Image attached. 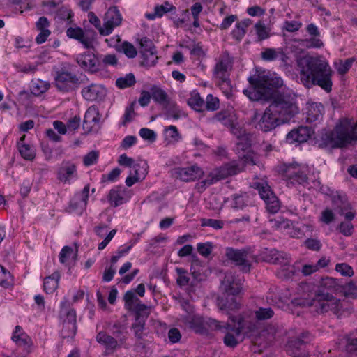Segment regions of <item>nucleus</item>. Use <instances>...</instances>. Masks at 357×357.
I'll return each instance as SVG.
<instances>
[{"label": "nucleus", "mask_w": 357, "mask_h": 357, "mask_svg": "<svg viewBox=\"0 0 357 357\" xmlns=\"http://www.w3.org/2000/svg\"><path fill=\"white\" fill-rule=\"evenodd\" d=\"M233 61L227 52H223L219 57L213 69V76L222 82H225L227 73L231 69Z\"/></svg>", "instance_id": "6ab92c4d"}, {"label": "nucleus", "mask_w": 357, "mask_h": 357, "mask_svg": "<svg viewBox=\"0 0 357 357\" xmlns=\"http://www.w3.org/2000/svg\"><path fill=\"white\" fill-rule=\"evenodd\" d=\"M188 105L195 111L203 112L204 111L205 101L201 98L200 94L197 91H192L190 94V98L187 100Z\"/></svg>", "instance_id": "e433bc0d"}, {"label": "nucleus", "mask_w": 357, "mask_h": 357, "mask_svg": "<svg viewBox=\"0 0 357 357\" xmlns=\"http://www.w3.org/2000/svg\"><path fill=\"white\" fill-rule=\"evenodd\" d=\"M138 42L139 54L142 58L140 65L145 67L154 66L158 59L157 49L154 43L147 37H142L138 40Z\"/></svg>", "instance_id": "9b49d317"}, {"label": "nucleus", "mask_w": 357, "mask_h": 357, "mask_svg": "<svg viewBox=\"0 0 357 357\" xmlns=\"http://www.w3.org/2000/svg\"><path fill=\"white\" fill-rule=\"evenodd\" d=\"M151 94L153 100L160 105H165L169 102L167 93L161 88L153 86L151 89Z\"/></svg>", "instance_id": "37998d69"}, {"label": "nucleus", "mask_w": 357, "mask_h": 357, "mask_svg": "<svg viewBox=\"0 0 357 357\" xmlns=\"http://www.w3.org/2000/svg\"><path fill=\"white\" fill-rule=\"evenodd\" d=\"M96 340L98 343L104 347L103 355L109 356L113 354L116 349L123 347L127 338L123 336L120 340H117L107 332L101 331L97 333Z\"/></svg>", "instance_id": "2eb2a0df"}, {"label": "nucleus", "mask_w": 357, "mask_h": 357, "mask_svg": "<svg viewBox=\"0 0 357 357\" xmlns=\"http://www.w3.org/2000/svg\"><path fill=\"white\" fill-rule=\"evenodd\" d=\"M145 321H140L139 319L135 320L131 325V330L133 331L135 339H142L146 335Z\"/></svg>", "instance_id": "3c124183"}, {"label": "nucleus", "mask_w": 357, "mask_h": 357, "mask_svg": "<svg viewBox=\"0 0 357 357\" xmlns=\"http://www.w3.org/2000/svg\"><path fill=\"white\" fill-rule=\"evenodd\" d=\"M236 326L241 328V333L243 332L248 334L257 330V324L255 321L244 319L238 321Z\"/></svg>", "instance_id": "6e6d98bb"}, {"label": "nucleus", "mask_w": 357, "mask_h": 357, "mask_svg": "<svg viewBox=\"0 0 357 357\" xmlns=\"http://www.w3.org/2000/svg\"><path fill=\"white\" fill-rule=\"evenodd\" d=\"M188 327L197 333L206 334L209 330H216L220 323L211 318L204 319L199 316H192L188 320Z\"/></svg>", "instance_id": "dca6fc26"}, {"label": "nucleus", "mask_w": 357, "mask_h": 357, "mask_svg": "<svg viewBox=\"0 0 357 357\" xmlns=\"http://www.w3.org/2000/svg\"><path fill=\"white\" fill-rule=\"evenodd\" d=\"M77 177V166L70 160H63L57 170V178L63 183H70Z\"/></svg>", "instance_id": "5701e85b"}, {"label": "nucleus", "mask_w": 357, "mask_h": 357, "mask_svg": "<svg viewBox=\"0 0 357 357\" xmlns=\"http://www.w3.org/2000/svg\"><path fill=\"white\" fill-rule=\"evenodd\" d=\"M89 189L90 185L87 184L84 186V189L81 192L77 193L75 195L76 197V199L79 200V205L82 211H83L87 205V201L89 195Z\"/></svg>", "instance_id": "4d7b16f0"}, {"label": "nucleus", "mask_w": 357, "mask_h": 357, "mask_svg": "<svg viewBox=\"0 0 357 357\" xmlns=\"http://www.w3.org/2000/svg\"><path fill=\"white\" fill-rule=\"evenodd\" d=\"M135 105L136 102L134 101L126 108L125 114L123 115V120L122 122L123 125H126L127 123L130 122L133 119L136 114L135 112Z\"/></svg>", "instance_id": "338daca9"}, {"label": "nucleus", "mask_w": 357, "mask_h": 357, "mask_svg": "<svg viewBox=\"0 0 357 357\" xmlns=\"http://www.w3.org/2000/svg\"><path fill=\"white\" fill-rule=\"evenodd\" d=\"M98 158V152L91 151L88 153L83 159V163L85 166L89 167L97 162Z\"/></svg>", "instance_id": "774afa93"}, {"label": "nucleus", "mask_w": 357, "mask_h": 357, "mask_svg": "<svg viewBox=\"0 0 357 357\" xmlns=\"http://www.w3.org/2000/svg\"><path fill=\"white\" fill-rule=\"evenodd\" d=\"M243 164L236 161L226 163L210 172L206 179L203 180L200 184L205 189L218 181L224 179L229 176L235 175L243 169Z\"/></svg>", "instance_id": "39448f33"}, {"label": "nucleus", "mask_w": 357, "mask_h": 357, "mask_svg": "<svg viewBox=\"0 0 357 357\" xmlns=\"http://www.w3.org/2000/svg\"><path fill=\"white\" fill-rule=\"evenodd\" d=\"M18 151L20 155L26 160L32 161L36 158V149L28 144L17 142Z\"/></svg>", "instance_id": "79ce46f5"}, {"label": "nucleus", "mask_w": 357, "mask_h": 357, "mask_svg": "<svg viewBox=\"0 0 357 357\" xmlns=\"http://www.w3.org/2000/svg\"><path fill=\"white\" fill-rule=\"evenodd\" d=\"M131 311L135 312V320L139 319L140 321H146L150 314L149 307L142 303H138Z\"/></svg>", "instance_id": "09e8293b"}, {"label": "nucleus", "mask_w": 357, "mask_h": 357, "mask_svg": "<svg viewBox=\"0 0 357 357\" xmlns=\"http://www.w3.org/2000/svg\"><path fill=\"white\" fill-rule=\"evenodd\" d=\"M339 300L336 299L331 294L319 290L315 293L314 297L308 302L309 306L314 307L316 312L324 313L337 308Z\"/></svg>", "instance_id": "1a4fd4ad"}, {"label": "nucleus", "mask_w": 357, "mask_h": 357, "mask_svg": "<svg viewBox=\"0 0 357 357\" xmlns=\"http://www.w3.org/2000/svg\"><path fill=\"white\" fill-rule=\"evenodd\" d=\"M60 278L59 271H54L51 275L45 277L43 283L44 291L47 294H52L56 290Z\"/></svg>", "instance_id": "f704fd0d"}, {"label": "nucleus", "mask_w": 357, "mask_h": 357, "mask_svg": "<svg viewBox=\"0 0 357 357\" xmlns=\"http://www.w3.org/2000/svg\"><path fill=\"white\" fill-rule=\"evenodd\" d=\"M231 206L234 210L244 212L241 218L234 219L231 221L232 223L250 222L251 216L255 215L257 211V207L254 204L252 197L245 192L233 195Z\"/></svg>", "instance_id": "20e7f679"}, {"label": "nucleus", "mask_w": 357, "mask_h": 357, "mask_svg": "<svg viewBox=\"0 0 357 357\" xmlns=\"http://www.w3.org/2000/svg\"><path fill=\"white\" fill-rule=\"evenodd\" d=\"M134 174L139 179L144 178L148 172L149 165L146 161L140 160L133 165Z\"/></svg>", "instance_id": "5fc2aeb1"}, {"label": "nucleus", "mask_w": 357, "mask_h": 357, "mask_svg": "<svg viewBox=\"0 0 357 357\" xmlns=\"http://www.w3.org/2000/svg\"><path fill=\"white\" fill-rule=\"evenodd\" d=\"M284 176L289 183L293 185L306 186L308 182V167L297 162L285 165Z\"/></svg>", "instance_id": "6e6552de"}, {"label": "nucleus", "mask_w": 357, "mask_h": 357, "mask_svg": "<svg viewBox=\"0 0 357 357\" xmlns=\"http://www.w3.org/2000/svg\"><path fill=\"white\" fill-rule=\"evenodd\" d=\"M213 248V244L211 242L199 243L197 245V252L203 257H208Z\"/></svg>", "instance_id": "e2e57ef3"}, {"label": "nucleus", "mask_w": 357, "mask_h": 357, "mask_svg": "<svg viewBox=\"0 0 357 357\" xmlns=\"http://www.w3.org/2000/svg\"><path fill=\"white\" fill-rule=\"evenodd\" d=\"M68 302L65 301L61 303V312H63L66 319L63 320V328L61 331L63 338L73 337L77 331L76 312L74 309L68 310Z\"/></svg>", "instance_id": "4468645a"}, {"label": "nucleus", "mask_w": 357, "mask_h": 357, "mask_svg": "<svg viewBox=\"0 0 357 357\" xmlns=\"http://www.w3.org/2000/svg\"><path fill=\"white\" fill-rule=\"evenodd\" d=\"M66 35L68 38L75 39L79 41L86 49L93 47L94 38L90 36H95V33L90 34L85 33L80 27H69L66 30Z\"/></svg>", "instance_id": "412c9836"}, {"label": "nucleus", "mask_w": 357, "mask_h": 357, "mask_svg": "<svg viewBox=\"0 0 357 357\" xmlns=\"http://www.w3.org/2000/svg\"><path fill=\"white\" fill-rule=\"evenodd\" d=\"M250 251L248 248L235 249L227 247L225 255L227 259L238 266L243 273H248L252 266L251 262L248 259Z\"/></svg>", "instance_id": "9d476101"}, {"label": "nucleus", "mask_w": 357, "mask_h": 357, "mask_svg": "<svg viewBox=\"0 0 357 357\" xmlns=\"http://www.w3.org/2000/svg\"><path fill=\"white\" fill-rule=\"evenodd\" d=\"M126 190L121 186H116L111 189L108 195V201L114 207L119 206L128 200L125 197Z\"/></svg>", "instance_id": "2f4dec72"}, {"label": "nucleus", "mask_w": 357, "mask_h": 357, "mask_svg": "<svg viewBox=\"0 0 357 357\" xmlns=\"http://www.w3.org/2000/svg\"><path fill=\"white\" fill-rule=\"evenodd\" d=\"M264 260L275 264H280L281 266H287L291 263V258L289 254L278 251L275 249L268 250L267 249L264 252Z\"/></svg>", "instance_id": "bb28decb"}, {"label": "nucleus", "mask_w": 357, "mask_h": 357, "mask_svg": "<svg viewBox=\"0 0 357 357\" xmlns=\"http://www.w3.org/2000/svg\"><path fill=\"white\" fill-rule=\"evenodd\" d=\"M128 331L126 327L119 321H116L112 325V336L117 340H120L121 337L125 336L127 338Z\"/></svg>", "instance_id": "13d9d810"}, {"label": "nucleus", "mask_w": 357, "mask_h": 357, "mask_svg": "<svg viewBox=\"0 0 357 357\" xmlns=\"http://www.w3.org/2000/svg\"><path fill=\"white\" fill-rule=\"evenodd\" d=\"M121 22L122 17L117 7H110L105 14V29L100 31V35H109L115 27L119 26L121 24Z\"/></svg>", "instance_id": "f3484780"}, {"label": "nucleus", "mask_w": 357, "mask_h": 357, "mask_svg": "<svg viewBox=\"0 0 357 357\" xmlns=\"http://www.w3.org/2000/svg\"><path fill=\"white\" fill-rule=\"evenodd\" d=\"M335 269L344 277H351L354 274L352 267L346 263L337 264Z\"/></svg>", "instance_id": "0e129e2a"}, {"label": "nucleus", "mask_w": 357, "mask_h": 357, "mask_svg": "<svg viewBox=\"0 0 357 357\" xmlns=\"http://www.w3.org/2000/svg\"><path fill=\"white\" fill-rule=\"evenodd\" d=\"M220 107V101L217 97L213 96L212 94H208L206 96L204 108L211 112L216 111Z\"/></svg>", "instance_id": "bf43d9fd"}, {"label": "nucleus", "mask_w": 357, "mask_h": 357, "mask_svg": "<svg viewBox=\"0 0 357 357\" xmlns=\"http://www.w3.org/2000/svg\"><path fill=\"white\" fill-rule=\"evenodd\" d=\"M116 50L119 52L123 53L128 58L133 59L137 54V51L135 47L130 42L124 41L119 47H116Z\"/></svg>", "instance_id": "8fccbe9b"}, {"label": "nucleus", "mask_w": 357, "mask_h": 357, "mask_svg": "<svg viewBox=\"0 0 357 357\" xmlns=\"http://www.w3.org/2000/svg\"><path fill=\"white\" fill-rule=\"evenodd\" d=\"M54 81L57 89L63 93L74 91L84 82L75 74L63 70L56 72Z\"/></svg>", "instance_id": "f8f14e48"}, {"label": "nucleus", "mask_w": 357, "mask_h": 357, "mask_svg": "<svg viewBox=\"0 0 357 357\" xmlns=\"http://www.w3.org/2000/svg\"><path fill=\"white\" fill-rule=\"evenodd\" d=\"M164 106L165 107L164 116L166 119H173L174 120H178L182 116H184L183 111L175 102H169L168 104H166Z\"/></svg>", "instance_id": "58836bf2"}, {"label": "nucleus", "mask_w": 357, "mask_h": 357, "mask_svg": "<svg viewBox=\"0 0 357 357\" xmlns=\"http://www.w3.org/2000/svg\"><path fill=\"white\" fill-rule=\"evenodd\" d=\"M319 146L321 148H342L343 146L340 143L338 137H336L335 132L333 130H324L321 132L319 139Z\"/></svg>", "instance_id": "c85d7f7f"}, {"label": "nucleus", "mask_w": 357, "mask_h": 357, "mask_svg": "<svg viewBox=\"0 0 357 357\" xmlns=\"http://www.w3.org/2000/svg\"><path fill=\"white\" fill-rule=\"evenodd\" d=\"M298 66L300 79L305 87L319 86L327 93L331 91L333 70L327 61L310 57L301 59Z\"/></svg>", "instance_id": "f257e3e1"}, {"label": "nucleus", "mask_w": 357, "mask_h": 357, "mask_svg": "<svg viewBox=\"0 0 357 357\" xmlns=\"http://www.w3.org/2000/svg\"><path fill=\"white\" fill-rule=\"evenodd\" d=\"M295 274L294 267L291 266L290 264L287 266H281L280 269L278 271V276L282 279H290Z\"/></svg>", "instance_id": "680f3d73"}, {"label": "nucleus", "mask_w": 357, "mask_h": 357, "mask_svg": "<svg viewBox=\"0 0 357 357\" xmlns=\"http://www.w3.org/2000/svg\"><path fill=\"white\" fill-rule=\"evenodd\" d=\"M50 88V84L40 79L32 80L31 82V91L35 96H39L46 92Z\"/></svg>", "instance_id": "49530a36"}, {"label": "nucleus", "mask_w": 357, "mask_h": 357, "mask_svg": "<svg viewBox=\"0 0 357 357\" xmlns=\"http://www.w3.org/2000/svg\"><path fill=\"white\" fill-rule=\"evenodd\" d=\"M354 61V58H349L345 60L339 59L334 63V67L339 75H344L351 68Z\"/></svg>", "instance_id": "a18cd8bd"}, {"label": "nucleus", "mask_w": 357, "mask_h": 357, "mask_svg": "<svg viewBox=\"0 0 357 357\" xmlns=\"http://www.w3.org/2000/svg\"><path fill=\"white\" fill-rule=\"evenodd\" d=\"M255 318L257 321H266L271 319L275 312L271 307H259L254 312Z\"/></svg>", "instance_id": "864d4df0"}, {"label": "nucleus", "mask_w": 357, "mask_h": 357, "mask_svg": "<svg viewBox=\"0 0 357 357\" xmlns=\"http://www.w3.org/2000/svg\"><path fill=\"white\" fill-rule=\"evenodd\" d=\"M136 83V79L133 73H130L124 77H121L116 80V85L119 89L131 87Z\"/></svg>", "instance_id": "603ef678"}, {"label": "nucleus", "mask_w": 357, "mask_h": 357, "mask_svg": "<svg viewBox=\"0 0 357 357\" xmlns=\"http://www.w3.org/2000/svg\"><path fill=\"white\" fill-rule=\"evenodd\" d=\"M77 63L84 69L95 73L101 69V63L98 58L93 53L86 52L77 58Z\"/></svg>", "instance_id": "b1692460"}, {"label": "nucleus", "mask_w": 357, "mask_h": 357, "mask_svg": "<svg viewBox=\"0 0 357 357\" xmlns=\"http://www.w3.org/2000/svg\"><path fill=\"white\" fill-rule=\"evenodd\" d=\"M213 120L222 123L225 126L229 128L234 134L236 135L237 128L235 127L233 119L227 111H220L216 113Z\"/></svg>", "instance_id": "ea45409f"}, {"label": "nucleus", "mask_w": 357, "mask_h": 357, "mask_svg": "<svg viewBox=\"0 0 357 357\" xmlns=\"http://www.w3.org/2000/svg\"><path fill=\"white\" fill-rule=\"evenodd\" d=\"M330 197L333 206L335 209H339L340 214H343L344 211L350 208V204L345 194L338 191L332 192Z\"/></svg>", "instance_id": "473e14b6"}, {"label": "nucleus", "mask_w": 357, "mask_h": 357, "mask_svg": "<svg viewBox=\"0 0 357 357\" xmlns=\"http://www.w3.org/2000/svg\"><path fill=\"white\" fill-rule=\"evenodd\" d=\"M248 80L251 87L243 92L252 101L269 100L274 96L271 87L279 88L283 85L280 77L270 76L264 72L250 76Z\"/></svg>", "instance_id": "f03ea898"}, {"label": "nucleus", "mask_w": 357, "mask_h": 357, "mask_svg": "<svg viewBox=\"0 0 357 357\" xmlns=\"http://www.w3.org/2000/svg\"><path fill=\"white\" fill-rule=\"evenodd\" d=\"M252 24V20L245 19L236 24L235 28L231 31V36L236 41L240 42L246 33L247 28Z\"/></svg>", "instance_id": "4c0bfd02"}, {"label": "nucleus", "mask_w": 357, "mask_h": 357, "mask_svg": "<svg viewBox=\"0 0 357 357\" xmlns=\"http://www.w3.org/2000/svg\"><path fill=\"white\" fill-rule=\"evenodd\" d=\"M252 120L256 122L255 128L264 132H270L284 123L281 118L269 106L262 114L255 112Z\"/></svg>", "instance_id": "423d86ee"}, {"label": "nucleus", "mask_w": 357, "mask_h": 357, "mask_svg": "<svg viewBox=\"0 0 357 357\" xmlns=\"http://www.w3.org/2000/svg\"><path fill=\"white\" fill-rule=\"evenodd\" d=\"M172 10H176V7L170 4L168 1H165L162 5L156 6L154 8L153 13L146 14V17L148 20H152L157 17H161L165 13Z\"/></svg>", "instance_id": "a19ab883"}, {"label": "nucleus", "mask_w": 357, "mask_h": 357, "mask_svg": "<svg viewBox=\"0 0 357 357\" xmlns=\"http://www.w3.org/2000/svg\"><path fill=\"white\" fill-rule=\"evenodd\" d=\"M174 175L183 181L189 182L199 179L204 175V172L199 166L195 165L190 167L175 168Z\"/></svg>", "instance_id": "aec40b11"}, {"label": "nucleus", "mask_w": 357, "mask_h": 357, "mask_svg": "<svg viewBox=\"0 0 357 357\" xmlns=\"http://www.w3.org/2000/svg\"><path fill=\"white\" fill-rule=\"evenodd\" d=\"M312 130L307 126H300L291 130L286 136V140L289 144L303 143L311 137Z\"/></svg>", "instance_id": "a878e982"}, {"label": "nucleus", "mask_w": 357, "mask_h": 357, "mask_svg": "<svg viewBox=\"0 0 357 357\" xmlns=\"http://www.w3.org/2000/svg\"><path fill=\"white\" fill-rule=\"evenodd\" d=\"M12 340L19 347H28L31 340L29 336L24 331L20 326H16L13 333Z\"/></svg>", "instance_id": "72a5a7b5"}, {"label": "nucleus", "mask_w": 357, "mask_h": 357, "mask_svg": "<svg viewBox=\"0 0 357 357\" xmlns=\"http://www.w3.org/2000/svg\"><path fill=\"white\" fill-rule=\"evenodd\" d=\"M176 271L178 274L176 283L180 287L186 286L189 284L190 278L187 275L188 271L183 268H176Z\"/></svg>", "instance_id": "052dcab7"}, {"label": "nucleus", "mask_w": 357, "mask_h": 357, "mask_svg": "<svg viewBox=\"0 0 357 357\" xmlns=\"http://www.w3.org/2000/svg\"><path fill=\"white\" fill-rule=\"evenodd\" d=\"M321 287L331 290L334 292H342L343 289L342 280L331 277L322 278L320 282Z\"/></svg>", "instance_id": "c9c22d12"}, {"label": "nucleus", "mask_w": 357, "mask_h": 357, "mask_svg": "<svg viewBox=\"0 0 357 357\" xmlns=\"http://www.w3.org/2000/svg\"><path fill=\"white\" fill-rule=\"evenodd\" d=\"M222 287L229 295H236L240 293L242 289V284L236 281L231 273H227L222 280Z\"/></svg>", "instance_id": "cd10ccee"}, {"label": "nucleus", "mask_w": 357, "mask_h": 357, "mask_svg": "<svg viewBox=\"0 0 357 357\" xmlns=\"http://www.w3.org/2000/svg\"><path fill=\"white\" fill-rule=\"evenodd\" d=\"M306 31L310 36H314L303 41L307 48H320L324 46L322 40L316 38L320 36V32L314 24L311 23L308 24L306 27Z\"/></svg>", "instance_id": "c756f323"}, {"label": "nucleus", "mask_w": 357, "mask_h": 357, "mask_svg": "<svg viewBox=\"0 0 357 357\" xmlns=\"http://www.w3.org/2000/svg\"><path fill=\"white\" fill-rule=\"evenodd\" d=\"M252 186L258 191L260 197L265 202L266 210L270 213H276L280 210V202L266 181L254 182Z\"/></svg>", "instance_id": "0eeeda50"}, {"label": "nucleus", "mask_w": 357, "mask_h": 357, "mask_svg": "<svg viewBox=\"0 0 357 357\" xmlns=\"http://www.w3.org/2000/svg\"><path fill=\"white\" fill-rule=\"evenodd\" d=\"M255 28L256 30L258 41H261L263 40L267 39L269 37L268 31H267L264 24L259 22L255 24Z\"/></svg>", "instance_id": "69168bd1"}, {"label": "nucleus", "mask_w": 357, "mask_h": 357, "mask_svg": "<svg viewBox=\"0 0 357 357\" xmlns=\"http://www.w3.org/2000/svg\"><path fill=\"white\" fill-rule=\"evenodd\" d=\"M324 107L321 104H312L307 112V121L313 123L322 118Z\"/></svg>", "instance_id": "c03bdc74"}, {"label": "nucleus", "mask_w": 357, "mask_h": 357, "mask_svg": "<svg viewBox=\"0 0 357 357\" xmlns=\"http://www.w3.org/2000/svg\"><path fill=\"white\" fill-rule=\"evenodd\" d=\"M36 26L37 30L40 31L36 38V42L37 44H42L47 40L51 34V31L49 30L50 23L47 17H40L36 22Z\"/></svg>", "instance_id": "7c9ffc66"}, {"label": "nucleus", "mask_w": 357, "mask_h": 357, "mask_svg": "<svg viewBox=\"0 0 357 357\" xmlns=\"http://www.w3.org/2000/svg\"><path fill=\"white\" fill-rule=\"evenodd\" d=\"M220 330L225 336L223 337L224 344L229 347H235L238 343V337L241 335V328H237L236 324H225L217 328L216 330Z\"/></svg>", "instance_id": "a211bd4d"}, {"label": "nucleus", "mask_w": 357, "mask_h": 357, "mask_svg": "<svg viewBox=\"0 0 357 357\" xmlns=\"http://www.w3.org/2000/svg\"><path fill=\"white\" fill-rule=\"evenodd\" d=\"M272 98L269 107L281 118L284 123L288 122L298 113L296 98L289 93H277Z\"/></svg>", "instance_id": "7ed1b4c3"}, {"label": "nucleus", "mask_w": 357, "mask_h": 357, "mask_svg": "<svg viewBox=\"0 0 357 357\" xmlns=\"http://www.w3.org/2000/svg\"><path fill=\"white\" fill-rule=\"evenodd\" d=\"M125 307L128 310H132L138 303H142L139 298L135 294L133 290L127 291L123 296Z\"/></svg>", "instance_id": "de8ad7c7"}, {"label": "nucleus", "mask_w": 357, "mask_h": 357, "mask_svg": "<svg viewBox=\"0 0 357 357\" xmlns=\"http://www.w3.org/2000/svg\"><path fill=\"white\" fill-rule=\"evenodd\" d=\"M100 114L98 107L95 105L89 107L84 115L83 128L87 132L98 130L100 128Z\"/></svg>", "instance_id": "4be33fe9"}, {"label": "nucleus", "mask_w": 357, "mask_h": 357, "mask_svg": "<svg viewBox=\"0 0 357 357\" xmlns=\"http://www.w3.org/2000/svg\"><path fill=\"white\" fill-rule=\"evenodd\" d=\"M82 97L88 101H96L103 99L106 95V89L100 84H91L82 90Z\"/></svg>", "instance_id": "393cba45"}, {"label": "nucleus", "mask_w": 357, "mask_h": 357, "mask_svg": "<svg viewBox=\"0 0 357 357\" xmlns=\"http://www.w3.org/2000/svg\"><path fill=\"white\" fill-rule=\"evenodd\" d=\"M340 143L344 147L351 141L357 140V130L352 127V119L344 118L340 119L334 130Z\"/></svg>", "instance_id": "ddd939ff"}]
</instances>
